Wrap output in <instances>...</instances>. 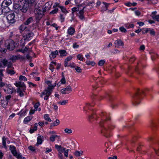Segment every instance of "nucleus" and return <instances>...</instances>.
<instances>
[{"instance_id": "obj_1", "label": "nucleus", "mask_w": 159, "mask_h": 159, "mask_svg": "<svg viewBox=\"0 0 159 159\" xmlns=\"http://www.w3.org/2000/svg\"><path fill=\"white\" fill-rule=\"evenodd\" d=\"M35 0H25L18 1L17 3H15L13 8L16 12L20 11L21 12L25 13L29 7V4H31L34 2Z\"/></svg>"}, {"instance_id": "obj_2", "label": "nucleus", "mask_w": 159, "mask_h": 159, "mask_svg": "<svg viewBox=\"0 0 159 159\" xmlns=\"http://www.w3.org/2000/svg\"><path fill=\"white\" fill-rule=\"evenodd\" d=\"M15 85L16 87H18L17 89V92L19 93V95L20 97L23 96L24 93L22 91H24L26 89V87L24 83L19 82L15 83Z\"/></svg>"}, {"instance_id": "obj_3", "label": "nucleus", "mask_w": 159, "mask_h": 159, "mask_svg": "<svg viewBox=\"0 0 159 159\" xmlns=\"http://www.w3.org/2000/svg\"><path fill=\"white\" fill-rule=\"evenodd\" d=\"M6 47L10 50H13L16 46L14 42L11 39L7 40L5 43Z\"/></svg>"}, {"instance_id": "obj_4", "label": "nucleus", "mask_w": 159, "mask_h": 159, "mask_svg": "<svg viewBox=\"0 0 159 159\" xmlns=\"http://www.w3.org/2000/svg\"><path fill=\"white\" fill-rule=\"evenodd\" d=\"M34 13L36 22H39L44 15V12L42 11H39V10H38V11L36 10V11H34Z\"/></svg>"}, {"instance_id": "obj_5", "label": "nucleus", "mask_w": 159, "mask_h": 159, "mask_svg": "<svg viewBox=\"0 0 159 159\" xmlns=\"http://www.w3.org/2000/svg\"><path fill=\"white\" fill-rule=\"evenodd\" d=\"M10 149L13 155L17 158L20 159L21 158V155L19 154H18V152L16 150V147L14 146L11 145L10 147Z\"/></svg>"}, {"instance_id": "obj_6", "label": "nucleus", "mask_w": 159, "mask_h": 159, "mask_svg": "<svg viewBox=\"0 0 159 159\" xmlns=\"http://www.w3.org/2000/svg\"><path fill=\"white\" fill-rule=\"evenodd\" d=\"M8 22L10 23H13L15 21V14L13 13L7 15V17Z\"/></svg>"}, {"instance_id": "obj_7", "label": "nucleus", "mask_w": 159, "mask_h": 159, "mask_svg": "<svg viewBox=\"0 0 159 159\" xmlns=\"http://www.w3.org/2000/svg\"><path fill=\"white\" fill-rule=\"evenodd\" d=\"M45 83L48 85V86L47 89H46L45 90L47 91H52V89H53L54 87L57 84L56 82L54 83V85H52L51 84V82L49 81H47L45 82Z\"/></svg>"}, {"instance_id": "obj_8", "label": "nucleus", "mask_w": 159, "mask_h": 159, "mask_svg": "<svg viewBox=\"0 0 159 159\" xmlns=\"http://www.w3.org/2000/svg\"><path fill=\"white\" fill-rule=\"evenodd\" d=\"M52 92L51 91L45 90L43 92H42L41 95V97H43V95H45L46 96L44 97V99L45 100H47L48 98V97L51 95Z\"/></svg>"}, {"instance_id": "obj_9", "label": "nucleus", "mask_w": 159, "mask_h": 159, "mask_svg": "<svg viewBox=\"0 0 159 159\" xmlns=\"http://www.w3.org/2000/svg\"><path fill=\"white\" fill-rule=\"evenodd\" d=\"M42 3H41V2L40 1L39 2V1L37 2L34 5V10L36 11L37 10H39V11H42Z\"/></svg>"}, {"instance_id": "obj_10", "label": "nucleus", "mask_w": 159, "mask_h": 159, "mask_svg": "<svg viewBox=\"0 0 159 159\" xmlns=\"http://www.w3.org/2000/svg\"><path fill=\"white\" fill-rule=\"evenodd\" d=\"M12 3V2L11 0H4L2 3V6L7 7L10 5Z\"/></svg>"}, {"instance_id": "obj_11", "label": "nucleus", "mask_w": 159, "mask_h": 159, "mask_svg": "<svg viewBox=\"0 0 159 159\" xmlns=\"http://www.w3.org/2000/svg\"><path fill=\"white\" fill-rule=\"evenodd\" d=\"M43 139V136L38 135L37 139V143L36 145L38 146L42 143Z\"/></svg>"}, {"instance_id": "obj_12", "label": "nucleus", "mask_w": 159, "mask_h": 159, "mask_svg": "<svg viewBox=\"0 0 159 159\" xmlns=\"http://www.w3.org/2000/svg\"><path fill=\"white\" fill-rule=\"evenodd\" d=\"M33 35V33L32 32H30L26 34L23 37L25 38V40H28L31 37H32Z\"/></svg>"}, {"instance_id": "obj_13", "label": "nucleus", "mask_w": 159, "mask_h": 159, "mask_svg": "<svg viewBox=\"0 0 159 159\" xmlns=\"http://www.w3.org/2000/svg\"><path fill=\"white\" fill-rule=\"evenodd\" d=\"M58 54L57 50H56L54 52H52L51 53L50 55L49 56L50 58H54L56 57V55Z\"/></svg>"}, {"instance_id": "obj_14", "label": "nucleus", "mask_w": 159, "mask_h": 159, "mask_svg": "<svg viewBox=\"0 0 159 159\" xmlns=\"http://www.w3.org/2000/svg\"><path fill=\"white\" fill-rule=\"evenodd\" d=\"M33 21V18L32 17H30L24 22V24L25 25H27L32 22Z\"/></svg>"}, {"instance_id": "obj_15", "label": "nucleus", "mask_w": 159, "mask_h": 159, "mask_svg": "<svg viewBox=\"0 0 159 159\" xmlns=\"http://www.w3.org/2000/svg\"><path fill=\"white\" fill-rule=\"evenodd\" d=\"M1 60L2 64L3 65L2 67L6 66H7V65L8 63V62L7 60L5 59H1Z\"/></svg>"}, {"instance_id": "obj_16", "label": "nucleus", "mask_w": 159, "mask_h": 159, "mask_svg": "<svg viewBox=\"0 0 159 159\" xmlns=\"http://www.w3.org/2000/svg\"><path fill=\"white\" fill-rule=\"evenodd\" d=\"M75 31V29L73 28L70 27L68 30V33L70 35H72L74 34Z\"/></svg>"}, {"instance_id": "obj_17", "label": "nucleus", "mask_w": 159, "mask_h": 159, "mask_svg": "<svg viewBox=\"0 0 159 159\" xmlns=\"http://www.w3.org/2000/svg\"><path fill=\"white\" fill-rule=\"evenodd\" d=\"M59 52L61 56H66L67 55V52L64 50H62L59 51Z\"/></svg>"}, {"instance_id": "obj_18", "label": "nucleus", "mask_w": 159, "mask_h": 159, "mask_svg": "<svg viewBox=\"0 0 159 159\" xmlns=\"http://www.w3.org/2000/svg\"><path fill=\"white\" fill-rule=\"evenodd\" d=\"M7 72L8 74H10L11 75H14L15 73V72L12 69H7Z\"/></svg>"}, {"instance_id": "obj_19", "label": "nucleus", "mask_w": 159, "mask_h": 159, "mask_svg": "<svg viewBox=\"0 0 159 159\" xmlns=\"http://www.w3.org/2000/svg\"><path fill=\"white\" fill-rule=\"evenodd\" d=\"M44 118L46 120L48 121L51 122L52 121L51 119L49 117V115L48 114L44 115Z\"/></svg>"}, {"instance_id": "obj_20", "label": "nucleus", "mask_w": 159, "mask_h": 159, "mask_svg": "<svg viewBox=\"0 0 159 159\" xmlns=\"http://www.w3.org/2000/svg\"><path fill=\"white\" fill-rule=\"evenodd\" d=\"M2 145L5 148H7V147L6 145V138L4 136H3L2 138Z\"/></svg>"}, {"instance_id": "obj_21", "label": "nucleus", "mask_w": 159, "mask_h": 159, "mask_svg": "<svg viewBox=\"0 0 159 159\" xmlns=\"http://www.w3.org/2000/svg\"><path fill=\"white\" fill-rule=\"evenodd\" d=\"M13 88L11 87H8L7 89V93L8 94H12L13 92Z\"/></svg>"}, {"instance_id": "obj_22", "label": "nucleus", "mask_w": 159, "mask_h": 159, "mask_svg": "<svg viewBox=\"0 0 159 159\" xmlns=\"http://www.w3.org/2000/svg\"><path fill=\"white\" fill-rule=\"evenodd\" d=\"M25 25L24 23L23 24L21 25V26L19 28V30L21 31H23L25 30V29L26 28Z\"/></svg>"}, {"instance_id": "obj_23", "label": "nucleus", "mask_w": 159, "mask_h": 159, "mask_svg": "<svg viewBox=\"0 0 159 159\" xmlns=\"http://www.w3.org/2000/svg\"><path fill=\"white\" fill-rule=\"evenodd\" d=\"M58 136L56 135H53L51 136L50 137V140L52 142H53L55 141V138L57 137Z\"/></svg>"}, {"instance_id": "obj_24", "label": "nucleus", "mask_w": 159, "mask_h": 159, "mask_svg": "<svg viewBox=\"0 0 159 159\" xmlns=\"http://www.w3.org/2000/svg\"><path fill=\"white\" fill-rule=\"evenodd\" d=\"M58 7L61 9L63 13H67L68 12V11L66 10V9L63 7L59 6Z\"/></svg>"}, {"instance_id": "obj_25", "label": "nucleus", "mask_w": 159, "mask_h": 159, "mask_svg": "<svg viewBox=\"0 0 159 159\" xmlns=\"http://www.w3.org/2000/svg\"><path fill=\"white\" fill-rule=\"evenodd\" d=\"M116 41V44L118 46H123L124 45L123 42L120 40H117Z\"/></svg>"}, {"instance_id": "obj_26", "label": "nucleus", "mask_w": 159, "mask_h": 159, "mask_svg": "<svg viewBox=\"0 0 159 159\" xmlns=\"http://www.w3.org/2000/svg\"><path fill=\"white\" fill-rule=\"evenodd\" d=\"M37 130V127L36 126V125H34V128L33 129H31L30 130V133H32L35 131H36Z\"/></svg>"}, {"instance_id": "obj_27", "label": "nucleus", "mask_w": 159, "mask_h": 159, "mask_svg": "<svg viewBox=\"0 0 159 159\" xmlns=\"http://www.w3.org/2000/svg\"><path fill=\"white\" fill-rule=\"evenodd\" d=\"M105 61L103 60H101L98 63V65L100 66H102L105 63Z\"/></svg>"}, {"instance_id": "obj_28", "label": "nucleus", "mask_w": 159, "mask_h": 159, "mask_svg": "<svg viewBox=\"0 0 159 159\" xmlns=\"http://www.w3.org/2000/svg\"><path fill=\"white\" fill-rule=\"evenodd\" d=\"M79 10V7H75L72 9V13L74 15V13L76 11H78Z\"/></svg>"}, {"instance_id": "obj_29", "label": "nucleus", "mask_w": 159, "mask_h": 159, "mask_svg": "<svg viewBox=\"0 0 159 159\" xmlns=\"http://www.w3.org/2000/svg\"><path fill=\"white\" fill-rule=\"evenodd\" d=\"M64 131L65 132L68 134H71L72 133V130L71 129H69L67 128H66L65 129Z\"/></svg>"}, {"instance_id": "obj_30", "label": "nucleus", "mask_w": 159, "mask_h": 159, "mask_svg": "<svg viewBox=\"0 0 159 159\" xmlns=\"http://www.w3.org/2000/svg\"><path fill=\"white\" fill-rule=\"evenodd\" d=\"M11 98V96L10 95H8L6 97V101H5V102L6 103V105H7L8 104V100L10 99Z\"/></svg>"}, {"instance_id": "obj_31", "label": "nucleus", "mask_w": 159, "mask_h": 159, "mask_svg": "<svg viewBox=\"0 0 159 159\" xmlns=\"http://www.w3.org/2000/svg\"><path fill=\"white\" fill-rule=\"evenodd\" d=\"M61 83L62 84H65L66 83V80L64 76H63V77L60 80Z\"/></svg>"}, {"instance_id": "obj_32", "label": "nucleus", "mask_w": 159, "mask_h": 159, "mask_svg": "<svg viewBox=\"0 0 159 159\" xmlns=\"http://www.w3.org/2000/svg\"><path fill=\"white\" fill-rule=\"evenodd\" d=\"M75 70L76 72L79 73H81L82 72V69L79 67L77 66L75 68Z\"/></svg>"}, {"instance_id": "obj_33", "label": "nucleus", "mask_w": 159, "mask_h": 159, "mask_svg": "<svg viewBox=\"0 0 159 159\" xmlns=\"http://www.w3.org/2000/svg\"><path fill=\"white\" fill-rule=\"evenodd\" d=\"M31 119V117L30 116H27L25 118L24 120V122H28Z\"/></svg>"}, {"instance_id": "obj_34", "label": "nucleus", "mask_w": 159, "mask_h": 159, "mask_svg": "<svg viewBox=\"0 0 159 159\" xmlns=\"http://www.w3.org/2000/svg\"><path fill=\"white\" fill-rule=\"evenodd\" d=\"M152 17L153 19H155L159 22V15L152 16Z\"/></svg>"}, {"instance_id": "obj_35", "label": "nucleus", "mask_w": 159, "mask_h": 159, "mask_svg": "<svg viewBox=\"0 0 159 159\" xmlns=\"http://www.w3.org/2000/svg\"><path fill=\"white\" fill-rule=\"evenodd\" d=\"M64 89L66 91H72L71 87L70 85L67 86V87Z\"/></svg>"}, {"instance_id": "obj_36", "label": "nucleus", "mask_w": 159, "mask_h": 159, "mask_svg": "<svg viewBox=\"0 0 159 159\" xmlns=\"http://www.w3.org/2000/svg\"><path fill=\"white\" fill-rule=\"evenodd\" d=\"M5 85V84L2 82V78L0 77V87H2Z\"/></svg>"}, {"instance_id": "obj_37", "label": "nucleus", "mask_w": 159, "mask_h": 159, "mask_svg": "<svg viewBox=\"0 0 159 159\" xmlns=\"http://www.w3.org/2000/svg\"><path fill=\"white\" fill-rule=\"evenodd\" d=\"M19 80H23L25 81L27 80V78L25 76L21 75L19 77Z\"/></svg>"}, {"instance_id": "obj_38", "label": "nucleus", "mask_w": 159, "mask_h": 159, "mask_svg": "<svg viewBox=\"0 0 159 159\" xmlns=\"http://www.w3.org/2000/svg\"><path fill=\"white\" fill-rule=\"evenodd\" d=\"M119 29L121 32L125 33L126 32V29L123 26L120 27Z\"/></svg>"}, {"instance_id": "obj_39", "label": "nucleus", "mask_w": 159, "mask_h": 159, "mask_svg": "<svg viewBox=\"0 0 159 159\" xmlns=\"http://www.w3.org/2000/svg\"><path fill=\"white\" fill-rule=\"evenodd\" d=\"M77 58L80 61H82L83 60V58L82 57V56L80 54H79L77 55Z\"/></svg>"}, {"instance_id": "obj_40", "label": "nucleus", "mask_w": 159, "mask_h": 159, "mask_svg": "<svg viewBox=\"0 0 159 159\" xmlns=\"http://www.w3.org/2000/svg\"><path fill=\"white\" fill-rule=\"evenodd\" d=\"M59 123V121L58 119H57L56 121L52 123L53 126H57Z\"/></svg>"}, {"instance_id": "obj_41", "label": "nucleus", "mask_w": 159, "mask_h": 159, "mask_svg": "<svg viewBox=\"0 0 159 159\" xmlns=\"http://www.w3.org/2000/svg\"><path fill=\"white\" fill-rule=\"evenodd\" d=\"M47 7L45 6V4L42 7V11L44 12H45L47 10H49L47 9Z\"/></svg>"}, {"instance_id": "obj_42", "label": "nucleus", "mask_w": 159, "mask_h": 159, "mask_svg": "<svg viewBox=\"0 0 159 159\" xmlns=\"http://www.w3.org/2000/svg\"><path fill=\"white\" fill-rule=\"evenodd\" d=\"M58 10V8H55L54 10H52L50 13V14H54L57 12Z\"/></svg>"}, {"instance_id": "obj_43", "label": "nucleus", "mask_w": 159, "mask_h": 159, "mask_svg": "<svg viewBox=\"0 0 159 159\" xmlns=\"http://www.w3.org/2000/svg\"><path fill=\"white\" fill-rule=\"evenodd\" d=\"M65 148H64L63 147H62L61 146V148H59V149L58 150V151L59 152H62L64 151H65Z\"/></svg>"}, {"instance_id": "obj_44", "label": "nucleus", "mask_w": 159, "mask_h": 159, "mask_svg": "<svg viewBox=\"0 0 159 159\" xmlns=\"http://www.w3.org/2000/svg\"><path fill=\"white\" fill-rule=\"evenodd\" d=\"M7 69H9L10 68H13L12 67V63H11V62H8V64L7 65Z\"/></svg>"}, {"instance_id": "obj_45", "label": "nucleus", "mask_w": 159, "mask_h": 159, "mask_svg": "<svg viewBox=\"0 0 159 159\" xmlns=\"http://www.w3.org/2000/svg\"><path fill=\"white\" fill-rule=\"evenodd\" d=\"M45 6L47 7V10H49L51 7V6L49 4L48 2H47L45 3Z\"/></svg>"}, {"instance_id": "obj_46", "label": "nucleus", "mask_w": 159, "mask_h": 159, "mask_svg": "<svg viewBox=\"0 0 159 159\" xmlns=\"http://www.w3.org/2000/svg\"><path fill=\"white\" fill-rule=\"evenodd\" d=\"M39 105V102H37L34 105V107L35 108V110H37V108L38 107Z\"/></svg>"}, {"instance_id": "obj_47", "label": "nucleus", "mask_w": 159, "mask_h": 159, "mask_svg": "<svg viewBox=\"0 0 159 159\" xmlns=\"http://www.w3.org/2000/svg\"><path fill=\"white\" fill-rule=\"evenodd\" d=\"M69 150V149H67L64 151V155L66 157H68V152Z\"/></svg>"}, {"instance_id": "obj_48", "label": "nucleus", "mask_w": 159, "mask_h": 159, "mask_svg": "<svg viewBox=\"0 0 159 159\" xmlns=\"http://www.w3.org/2000/svg\"><path fill=\"white\" fill-rule=\"evenodd\" d=\"M26 58L27 59L30 60V61H31L32 57L30 56L29 54H28L26 55Z\"/></svg>"}, {"instance_id": "obj_49", "label": "nucleus", "mask_w": 159, "mask_h": 159, "mask_svg": "<svg viewBox=\"0 0 159 159\" xmlns=\"http://www.w3.org/2000/svg\"><path fill=\"white\" fill-rule=\"evenodd\" d=\"M28 148L29 149H30L32 152H34L35 150V149L32 146H30Z\"/></svg>"}, {"instance_id": "obj_50", "label": "nucleus", "mask_w": 159, "mask_h": 159, "mask_svg": "<svg viewBox=\"0 0 159 159\" xmlns=\"http://www.w3.org/2000/svg\"><path fill=\"white\" fill-rule=\"evenodd\" d=\"M85 7H84L82 10H80L79 12L80 15H83L84 14V8Z\"/></svg>"}, {"instance_id": "obj_51", "label": "nucleus", "mask_w": 159, "mask_h": 159, "mask_svg": "<svg viewBox=\"0 0 159 159\" xmlns=\"http://www.w3.org/2000/svg\"><path fill=\"white\" fill-rule=\"evenodd\" d=\"M67 102V101L64 100L63 101L61 102H58L59 103H60L61 105H65Z\"/></svg>"}, {"instance_id": "obj_52", "label": "nucleus", "mask_w": 159, "mask_h": 159, "mask_svg": "<svg viewBox=\"0 0 159 159\" xmlns=\"http://www.w3.org/2000/svg\"><path fill=\"white\" fill-rule=\"evenodd\" d=\"M87 64L88 65H89L91 64L92 66H94L95 65V62L92 61L91 62L87 63Z\"/></svg>"}, {"instance_id": "obj_53", "label": "nucleus", "mask_w": 159, "mask_h": 159, "mask_svg": "<svg viewBox=\"0 0 159 159\" xmlns=\"http://www.w3.org/2000/svg\"><path fill=\"white\" fill-rule=\"evenodd\" d=\"M72 58V57L69 56L65 59V60L68 61H70Z\"/></svg>"}, {"instance_id": "obj_54", "label": "nucleus", "mask_w": 159, "mask_h": 159, "mask_svg": "<svg viewBox=\"0 0 159 159\" xmlns=\"http://www.w3.org/2000/svg\"><path fill=\"white\" fill-rule=\"evenodd\" d=\"M150 34H152V35H155V31L153 30H150Z\"/></svg>"}, {"instance_id": "obj_55", "label": "nucleus", "mask_w": 159, "mask_h": 159, "mask_svg": "<svg viewBox=\"0 0 159 159\" xmlns=\"http://www.w3.org/2000/svg\"><path fill=\"white\" fill-rule=\"evenodd\" d=\"M135 14L136 15L138 16H139L141 14V12L138 11H135Z\"/></svg>"}, {"instance_id": "obj_56", "label": "nucleus", "mask_w": 159, "mask_h": 159, "mask_svg": "<svg viewBox=\"0 0 159 159\" xmlns=\"http://www.w3.org/2000/svg\"><path fill=\"white\" fill-rule=\"evenodd\" d=\"M145 48V46L144 45H142L140 46L139 50H144Z\"/></svg>"}, {"instance_id": "obj_57", "label": "nucleus", "mask_w": 159, "mask_h": 159, "mask_svg": "<svg viewBox=\"0 0 159 159\" xmlns=\"http://www.w3.org/2000/svg\"><path fill=\"white\" fill-rule=\"evenodd\" d=\"M79 46L77 45L76 43H74L73 44V47L74 48H76L79 47Z\"/></svg>"}, {"instance_id": "obj_58", "label": "nucleus", "mask_w": 159, "mask_h": 159, "mask_svg": "<svg viewBox=\"0 0 159 159\" xmlns=\"http://www.w3.org/2000/svg\"><path fill=\"white\" fill-rule=\"evenodd\" d=\"M75 155L76 156H80V151H76L75 152Z\"/></svg>"}, {"instance_id": "obj_59", "label": "nucleus", "mask_w": 159, "mask_h": 159, "mask_svg": "<svg viewBox=\"0 0 159 159\" xmlns=\"http://www.w3.org/2000/svg\"><path fill=\"white\" fill-rule=\"evenodd\" d=\"M58 156L59 157L61 158V159H63L62 157L63 156L62 154V153L61 152H59L58 154Z\"/></svg>"}, {"instance_id": "obj_60", "label": "nucleus", "mask_w": 159, "mask_h": 159, "mask_svg": "<svg viewBox=\"0 0 159 159\" xmlns=\"http://www.w3.org/2000/svg\"><path fill=\"white\" fill-rule=\"evenodd\" d=\"M46 153H48L49 152H50L52 151V149L51 148L48 149V148H46Z\"/></svg>"}, {"instance_id": "obj_61", "label": "nucleus", "mask_w": 159, "mask_h": 159, "mask_svg": "<svg viewBox=\"0 0 159 159\" xmlns=\"http://www.w3.org/2000/svg\"><path fill=\"white\" fill-rule=\"evenodd\" d=\"M66 91L64 89H62L61 90V93L63 94H66Z\"/></svg>"}, {"instance_id": "obj_62", "label": "nucleus", "mask_w": 159, "mask_h": 159, "mask_svg": "<svg viewBox=\"0 0 159 159\" xmlns=\"http://www.w3.org/2000/svg\"><path fill=\"white\" fill-rule=\"evenodd\" d=\"M50 69L51 70L52 72L53 71V69H54V67L52 65V64H51L50 65Z\"/></svg>"}, {"instance_id": "obj_63", "label": "nucleus", "mask_w": 159, "mask_h": 159, "mask_svg": "<svg viewBox=\"0 0 159 159\" xmlns=\"http://www.w3.org/2000/svg\"><path fill=\"white\" fill-rule=\"evenodd\" d=\"M61 145H55V148L58 150V151L59 149V148H61Z\"/></svg>"}, {"instance_id": "obj_64", "label": "nucleus", "mask_w": 159, "mask_h": 159, "mask_svg": "<svg viewBox=\"0 0 159 159\" xmlns=\"http://www.w3.org/2000/svg\"><path fill=\"white\" fill-rule=\"evenodd\" d=\"M138 24L140 26L143 25L144 24V23L142 22H138Z\"/></svg>"}]
</instances>
